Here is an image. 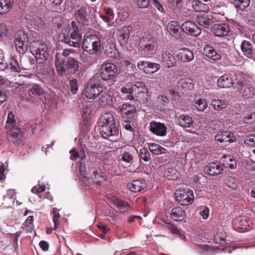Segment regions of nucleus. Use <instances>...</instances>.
<instances>
[{"label": "nucleus", "instance_id": "nucleus-1", "mask_svg": "<svg viewBox=\"0 0 255 255\" xmlns=\"http://www.w3.org/2000/svg\"><path fill=\"white\" fill-rule=\"evenodd\" d=\"M73 52L72 49H64L62 53L55 55V65L58 74L62 77L75 73L79 69V62L69 56Z\"/></svg>", "mask_w": 255, "mask_h": 255}, {"label": "nucleus", "instance_id": "nucleus-2", "mask_svg": "<svg viewBox=\"0 0 255 255\" xmlns=\"http://www.w3.org/2000/svg\"><path fill=\"white\" fill-rule=\"evenodd\" d=\"M81 25L75 21H72L71 26L64 29L59 34V38L61 41L70 46L77 47L82 39L81 33Z\"/></svg>", "mask_w": 255, "mask_h": 255}, {"label": "nucleus", "instance_id": "nucleus-3", "mask_svg": "<svg viewBox=\"0 0 255 255\" xmlns=\"http://www.w3.org/2000/svg\"><path fill=\"white\" fill-rule=\"evenodd\" d=\"M102 41L101 38L96 34L84 36L82 42L83 50L92 55H97L101 51Z\"/></svg>", "mask_w": 255, "mask_h": 255}, {"label": "nucleus", "instance_id": "nucleus-4", "mask_svg": "<svg viewBox=\"0 0 255 255\" xmlns=\"http://www.w3.org/2000/svg\"><path fill=\"white\" fill-rule=\"evenodd\" d=\"M29 47L38 64L43 63L49 56L48 47L42 41H33L30 43Z\"/></svg>", "mask_w": 255, "mask_h": 255}, {"label": "nucleus", "instance_id": "nucleus-5", "mask_svg": "<svg viewBox=\"0 0 255 255\" xmlns=\"http://www.w3.org/2000/svg\"><path fill=\"white\" fill-rule=\"evenodd\" d=\"M27 33L22 30L16 31L14 35V44L16 51L20 54H24L27 50L28 43Z\"/></svg>", "mask_w": 255, "mask_h": 255}, {"label": "nucleus", "instance_id": "nucleus-6", "mask_svg": "<svg viewBox=\"0 0 255 255\" xmlns=\"http://www.w3.org/2000/svg\"><path fill=\"white\" fill-rule=\"evenodd\" d=\"M101 89L102 85L101 84H97L90 80L83 90L82 96L87 99L93 101L98 97Z\"/></svg>", "mask_w": 255, "mask_h": 255}, {"label": "nucleus", "instance_id": "nucleus-7", "mask_svg": "<svg viewBox=\"0 0 255 255\" xmlns=\"http://www.w3.org/2000/svg\"><path fill=\"white\" fill-rule=\"evenodd\" d=\"M175 195L176 200L182 205L191 204L194 200L193 192L188 189H178Z\"/></svg>", "mask_w": 255, "mask_h": 255}, {"label": "nucleus", "instance_id": "nucleus-8", "mask_svg": "<svg viewBox=\"0 0 255 255\" xmlns=\"http://www.w3.org/2000/svg\"><path fill=\"white\" fill-rule=\"evenodd\" d=\"M117 74V67L112 63L103 64L100 72L101 78L104 81L114 79Z\"/></svg>", "mask_w": 255, "mask_h": 255}, {"label": "nucleus", "instance_id": "nucleus-9", "mask_svg": "<svg viewBox=\"0 0 255 255\" xmlns=\"http://www.w3.org/2000/svg\"><path fill=\"white\" fill-rule=\"evenodd\" d=\"M90 9V7L81 6L75 11L74 16L78 24L81 25L89 24Z\"/></svg>", "mask_w": 255, "mask_h": 255}, {"label": "nucleus", "instance_id": "nucleus-10", "mask_svg": "<svg viewBox=\"0 0 255 255\" xmlns=\"http://www.w3.org/2000/svg\"><path fill=\"white\" fill-rule=\"evenodd\" d=\"M23 136V132L20 128L17 127H12L6 132L7 140L14 145H17L22 141Z\"/></svg>", "mask_w": 255, "mask_h": 255}, {"label": "nucleus", "instance_id": "nucleus-11", "mask_svg": "<svg viewBox=\"0 0 255 255\" xmlns=\"http://www.w3.org/2000/svg\"><path fill=\"white\" fill-rule=\"evenodd\" d=\"M239 87L238 88L239 93L244 99H249L254 95L253 88L250 83L246 80H243L241 82H238Z\"/></svg>", "mask_w": 255, "mask_h": 255}, {"label": "nucleus", "instance_id": "nucleus-12", "mask_svg": "<svg viewBox=\"0 0 255 255\" xmlns=\"http://www.w3.org/2000/svg\"><path fill=\"white\" fill-rule=\"evenodd\" d=\"M139 45L141 48L149 53H153L155 51V43L150 35H145L141 37Z\"/></svg>", "mask_w": 255, "mask_h": 255}, {"label": "nucleus", "instance_id": "nucleus-13", "mask_svg": "<svg viewBox=\"0 0 255 255\" xmlns=\"http://www.w3.org/2000/svg\"><path fill=\"white\" fill-rule=\"evenodd\" d=\"M0 61V69H5L10 72H19L20 68L17 60L13 57L9 58L6 62Z\"/></svg>", "mask_w": 255, "mask_h": 255}, {"label": "nucleus", "instance_id": "nucleus-14", "mask_svg": "<svg viewBox=\"0 0 255 255\" xmlns=\"http://www.w3.org/2000/svg\"><path fill=\"white\" fill-rule=\"evenodd\" d=\"M182 30L194 37H197L201 33V29L193 22L190 21H186L181 25Z\"/></svg>", "mask_w": 255, "mask_h": 255}, {"label": "nucleus", "instance_id": "nucleus-15", "mask_svg": "<svg viewBox=\"0 0 255 255\" xmlns=\"http://www.w3.org/2000/svg\"><path fill=\"white\" fill-rule=\"evenodd\" d=\"M137 67L140 70L144 71L146 74H151L159 70L160 65L157 63L141 61L138 62Z\"/></svg>", "mask_w": 255, "mask_h": 255}, {"label": "nucleus", "instance_id": "nucleus-16", "mask_svg": "<svg viewBox=\"0 0 255 255\" xmlns=\"http://www.w3.org/2000/svg\"><path fill=\"white\" fill-rule=\"evenodd\" d=\"M150 131L157 136H163L166 134L167 128L164 124L155 121L149 123Z\"/></svg>", "mask_w": 255, "mask_h": 255}, {"label": "nucleus", "instance_id": "nucleus-17", "mask_svg": "<svg viewBox=\"0 0 255 255\" xmlns=\"http://www.w3.org/2000/svg\"><path fill=\"white\" fill-rule=\"evenodd\" d=\"M176 57L183 62H188L194 59V54L191 50L184 47L177 51Z\"/></svg>", "mask_w": 255, "mask_h": 255}, {"label": "nucleus", "instance_id": "nucleus-18", "mask_svg": "<svg viewBox=\"0 0 255 255\" xmlns=\"http://www.w3.org/2000/svg\"><path fill=\"white\" fill-rule=\"evenodd\" d=\"M223 170L222 166L218 162L209 163L204 168L206 173L211 176H217L220 174Z\"/></svg>", "mask_w": 255, "mask_h": 255}, {"label": "nucleus", "instance_id": "nucleus-19", "mask_svg": "<svg viewBox=\"0 0 255 255\" xmlns=\"http://www.w3.org/2000/svg\"><path fill=\"white\" fill-rule=\"evenodd\" d=\"M212 31L216 36L223 37L227 36L231 29L228 24L221 23L215 24L212 28Z\"/></svg>", "mask_w": 255, "mask_h": 255}, {"label": "nucleus", "instance_id": "nucleus-20", "mask_svg": "<svg viewBox=\"0 0 255 255\" xmlns=\"http://www.w3.org/2000/svg\"><path fill=\"white\" fill-rule=\"evenodd\" d=\"M215 138L220 142H233L236 140L234 134L230 131H221L215 135Z\"/></svg>", "mask_w": 255, "mask_h": 255}, {"label": "nucleus", "instance_id": "nucleus-21", "mask_svg": "<svg viewBox=\"0 0 255 255\" xmlns=\"http://www.w3.org/2000/svg\"><path fill=\"white\" fill-rule=\"evenodd\" d=\"M100 133L104 138H107L118 134L119 129L117 126L100 125Z\"/></svg>", "mask_w": 255, "mask_h": 255}, {"label": "nucleus", "instance_id": "nucleus-22", "mask_svg": "<svg viewBox=\"0 0 255 255\" xmlns=\"http://www.w3.org/2000/svg\"><path fill=\"white\" fill-rule=\"evenodd\" d=\"M111 201V203L115 206L121 212H125L129 209V205L127 202L119 199L118 198L111 196L108 198Z\"/></svg>", "mask_w": 255, "mask_h": 255}, {"label": "nucleus", "instance_id": "nucleus-23", "mask_svg": "<svg viewBox=\"0 0 255 255\" xmlns=\"http://www.w3.org/2000/svg\"><path fill=\"white\" fill-rule=\"evenodd\" d=\"M203 54L208 58L214 61H218L221 59V55L218 53L211 45L206 44L203 48Z\"/></svg>", "mask_w": 255, "mask_h": 255}, {"label": "nucleus", "instance_id": "nucleus-24", "mask_svg": "<svg viewBox=\"0 0 255 255\" xmlns=\"http://www.w3.org/2000/svg\"><path fill=\"white\" fill-rule=\"evenodd\" d=\"M235 84L230 74H224L217 81V85L221 88H230Z\"/></svg>", "mask_w": 255, "mask_h": 255}, {"label": "nucleus", "instance_id": "nucleus-25", "mask_svg": "<svg viewBox=\"0 0 255 255\" xmlns=\"http://www.w3.org/2000/svg\"><path fill=\"white\" fill-rule=\"evenodd\" d=\"M89 174H90V178L96 183L100 184L105 180L104 173L98 171L97 167L91 166L89 168Z\"/></svg>", "mask_w": 255, "mask_h": 255}, {"label": "nucleus", "instance_id": "nucleus-26", "mask_svg": "<svg viewBox=\"0 0 255 255\" xmlns=\"http://www.w3.org/2000/svg\"><path fill=\"white\" fill-rule=\"evenodd\" d=\"M129 189L133 192H139L144 190L146 187V183L144 179H137L128 184Z\"/></svg>", "mask_w": 255, "mask_h": 255}, {"label": "nucleus", "instance_id": "nucleus-27", "mask_svg": "<svg viewBox=\"0 0 255 255\" xmlns=\"http://www.w3.org/2000/svg\"><path fill=\"white\" fill-rule=\"evenodd\" d=\"M119 110L123 117L128 118H131L136 111V109L133 106L128 104L120 106Z\"/></svg>", "mask_w": 255, "mask_h": 255}, {"label": "nucleus", "instance_id": "nucleus-28", "mask_svg": "<svg viewBox=\"0 0 255 255\" xmlns=\"http://www.w3.org/2000/svg\"><path fill=\"white\" fill-rule=\"evenodd\" d=\"M131 29V27L129 26H123L122 28L118 40L122 46H125L128 43Z\"/></svg>", "mask_w": 255, "mask_h": 255}, {"label": "nucleus", "instance_id": "nucleus-29", "mask_svg": "<svg viewBox=\"0 0 255 255\" xmlns=\"http://www.w3.org/2000/svg\"><path fill=\"white\" fill-rule=\"evenodd\" d=\"M197 21L200 25L207 28H209L214 23L211 16L202 14L197 16Z\"/></svg>", "mask_w": 255, "mask_h": 255}, {"label": "nucleus", "instance_id": "nucleus-30", "mask_svg": "<svg viewBox=\"0 0 255 255\" xmlns=\"http://www.w3.org/2000/svg\"><path fill=\"white\" fill-rule=\"evenodd\" d=\"M186 213L184 209L180 207H174L171 211V218L176 221H182L185 217Z\"/></svg>", "mask_w": 255, "mask_h": 255}, {"label": "nucleus", "instance_id": "nucleus-31", "mask_svg": "<svg viewBox=\"0 0 255 255\" xmlns=\"http://www.w3.org/2000/svg\"><path fill=\"white\" fill-rule=\"evenodd\" d=\"M25 18L28 20L29 23L31 25H33L35 29H39L44 24V20L38 16H31L27 15L25 16Z\"/></svg>", "mask_w": 255, "mask_h": 255}, {"label": "nucleus", "instance_id": "nucleus-32", "mask_svg": "<svg viewBox=\"0 0 255 255\" xmlns=\"http://www.w3.org/2000/svg\"><path fill=\"white\" fill-rule=\"evenodd\" d=\"M194 85L193 81L189 78L181 79L178 81L177 84V86L179 90H191L194 88Z\"/></svg>", "mask_w": 255, "mask_h": 255}, {"label": "nucleus", "instance_id": "nucleus-33", "mask_svg": "<svg viewBox=\"0 0 255 255\" xmlns=\"http://www.w3.org/2000/svg\"><path fill=\"white\" fill-rule=\"evenodd\" d=\"M241 49L244 55L248 58H253L252 44L247 40H243L241 44Z\"/></svg>", "mask_w": 255, "mask_h": 255}, {"label": "nucleus", "instance_id": "nucleus-34", "mask_svg": "<svg viewBox=\"0 0 255 255\" xmlns=\"http://www.w3.org/2000/svg\"><path fill=\"white\" fill-rule=\"evenodd\" d=\"M162 59L163 62L169 68L174 66L176 64V60L174 56L167 51L162 52Z\"/></svg>", "mask_w": 255, "mask_h": 255}, {"label": "nucleus", "instance_id": "nucleus-35", "mask_svg": "<svg viewBox=\"0 0 255 255\" xmlns=\"http://www.w3.org/2000/svg\"><path fill=\"white\" fill-rule=\"evenodd\" d=\"M179 125L182 128H190L193 124V121L189 116L182 115L178 119Z\"/></svg>", "mask_w": 255, "mask_h": 255}, {"label": "nucleus", "instance_id": "nucleus-36", "mask_svg": "<svg viewBox=\"0 0 255 255\" xmlns=\"http://www.w3.org/2000/svg\"><path fill=\"white\" fill-rule=\"evenodd\" d=\"M100 125L116 126L114 116L111 113H105L101 118Z\"/></svg>", "mask_w": 255, "mask_h": 255}, {"label": "nucleus", "instance_id": "nucleus-37", "mask_svg": "<svg viewBox=\"0 0 255 255\" xmlns=\"http://www.w3.org/2000/svg\"><path fill=\"white\" fill-rule=\"evenodd\" d=\"M100 94L99 95L98 103L101 106H105L110 104L111 100L110 95L106 91L100 90Z\"/></svg>", "mask_w": 255, "mask_h": 255}, {"label": "nucleus", "instance_id": "nucleus-38", "mask_svg": "<svg viewBox=\"0 0 255 255\" xmlns=\"http://www.w3.org/2000/svg\"><path fill=\"white\" fill-rule=\"evenodd\" d=\"M132 93L136 94L140 93L144 94L147 92V89L142 82L137 81L131 85Z\"/></svg>", "mask_w": 255, "mask_h": 255}, {"label": "nucleus", "instance_id": "nucleus-39", "mask_svg": "<svg viewBox=\"0 0 255 255\" xmlns=\"http://www.w3.org/2000/svg\"><path fill=\"white\" fill-rule=\"evenodd\" d=\"M13 0H0V14L8 12L11 8Z\"/></svg>", "mask_w": 255, "mask_h": 255}, {"label": "nucleus", "instance_id": "nucleus-40", "mask_svg": "<svg viewBox=\"0 0 255 255\" xmlns=\"http://www.w3.org/2000/svg\"><path fill=\"white\" fill-rule=\"evenodd\" d=\"M148 149L154 155H160L165 153L166 149L155 143L148 144Z\"/></svg>", "mask_w": 255, "mask_h": 255}, {"label": "nucleus", "instance_id": "nucleus-41", "mask_svg": "<svg viewBox=\"0 0 255 255\" xmlns=\"http://www.w3.org/2000/svg\"><path fill=\"white\" fill-rule=\"evenodd\" d=\"M192 6L194 10L197 12H206L208 9L207 4L200 0H193L192 2Z\"/></svg>", "mask_w": 255, "mask_h": 255}, {"label": "nucleus", "instance_id": "nucleus-42", "mask_svg": "<svg viewBox=\"0 0 255 255\" xmlns=\"http://www.w3.org/2000/svg\"><path fill=\"white\" fill-rule=\"evenodd\" d=\"M180 25L177 22L171 21L167 25V30L173 36H177L179 32Z\"/></svg>", "mask_w": 255, "mask_h": 255}, {"label": "nucleus", "instance_id": "nucleus-43", "mask_svg": "<svg viewBox=\"0 0 255 255\" xmlns=\"http://www.w3.org/2000/svg\"><path fill=\"white\" fill-rule=\"evenodd\" d=\"M178 173L174 168H168L164 171V176L169 180H175L178 177Z\"/></svg>", "mask_w": 255, "mask_h": 255}, {"label": "nucleus", "instance_id": "nucleus-44", "mask_svg": "<svg viewBox=\"0 0 255 255\" xmlns=\"http://www.w3.org/2000/svg\"><path fill=\"white\" fill-rule=\"evenodd\" d=\"M211 105L217 111H221L227 106V102L222 99H214L211 102Z\"/></svg>", "mask_w": 255, "mask_h": 255}, {"label": "nucleus", "instance_id": "nucleus-45", "mask_svg": "<svg viewBox=\"0 0 255 255\" xmlns=\"http://www.w3.org/2000/svg\"><path fill=\"white\" fill-rule=\"evenodd\" d=\"M234 3L238 11L243 10L249 6L250 0H235Z\"/></svg>", "mask_w": 255, "mask_h": 255}, {"label": "nucleus", "instance_id": "nucleus-46", "mask_svg": "<svg viewBox=\"0 0 255 255\" xmlns=\"http://www.w3.org/2000/svg\"><path fill=\"white\" fill-rule=\"evenodd\" d=\"M225 159L224 161V165L226 166V167L229 168L230 169H235L237 166V163L235 159H234L233 157L230 155L226 156L224 157Z\"/></svg>", "mask_w": 255, "mask_h": 255}, {"label": "nucleus", "instance_id": "nucleus-47", "mask_svg": "<svg viewBox=\"0 0 255 255\" xmlns=\"http://www.w3.org/2000/svg\"><path fill=\"white\" fill-rule=\"evenodd\" d=\"M44 90L38 84H34L31 88L29 90V94H32L36 96H41L44 93Z\"/></svg>", "mask_w": 255, "mask_h": 255}, {"label": "nucleus", "instance_id": "nucleus-48", "mask_svg": "<svg viewBox=\"0 0 255 255\" xmlns=\"http://www.w3.org/2000/svg\"><path fill=\"white\" fill-rule=\"evenodd\" d=\"M194 107L199 111H203L207 107V104L204 99H198L195 100Z\"/></svg>", "mask_w": 255, "mask_h": 255}, {"label": "nucleus", "instance_id": "nucleus-49", "mask_svg": "<svg viewBox=\"0 0 255 255\" xmlns=\"http://www.w3.org/2000/svg\"><path fill=\"white\" fill-rule=\"evenodd\" d=\"M121 159L127 163H131L133 161V157L129 152L123 149L121 154Z\"/></svg>", "mask_w": 255, "mask_h": 255}, {"label": "nucleus", "instance_id": "nucleus-50", "mask_svg": "<svg viewBox=\"0 0 255 255\" xmlns=\"http://www.w3.org/2000/svg\"><path fill=\"white\" fill-rule=\"evenodd\" d=\"M80 60L83 63L91 64L94 61V58L89 53L82 52L80 54Z\"/></svg>", "mask_w": 255, "mask_h": 255}, {"label": "nucleus", "instance_id": "nucleus-51", "mask_svg": "<svg viewBox=\"0 0 255 255\" xmlns=\"http://www.w3.org/2000/svg\"><path fill=\"white\" fill-rule=\"evenodd\" d=\"M15 120L14 118V115L12 113H9L7 115V121L5 123V128L6 129L10 128L11 127H12L15 124Z\"/></svg>", "mask_w": 255, "mask_h": 255}, {"label": "nucleus", "instance_id": "nucleus-52", "mask_svg": "<svg viewBox=\"0 0 255 255\" xmlns=\"http://www.w3.org/2000/svg\"><path fill=\"white\" fill-rule=\"evenodd\" d=\"M139 157L144 161H148L151 158L147 149L145 148H142L139 150Z\"/></svg>", "mask_w": 255, "mask_h": 255}, {"label": "nucleus", "instance_id": "nucleus-53", "mask_svg": "<svg viewBox=\"0 0 255 255\" xmlns=\"http://www.w3.org/2000/svg\"><path fill=\"white\" fill-rule=\"evenodd\" d=\"M244 143L249 146L255 147V134L247 136L244 140Z\"/></svg>", "mask_w": 255, "mask_h": 255}, {"label": "nucleus", "instance_id": "nucleus-54", "mask_svg": "<svg viewBox=\"0 0 255 255\" xmlns=\"http://www.w3.org/2000/svg\"><path fill=\"white\" fill-rule=\"evenodd\" d=\"M137 6L140 8H147L150 3V0H135Z\"/></svg>", "mask_w": 255, "mask_h": 255}, {"label": "nucleus", "instance_id": "nucleus-55", "mask_svg": "<svg viewBox=\"0 0 255 255\" xmlns=\"http://www.w3.org/2000/svg\"><path fill=\"white\" fill-rule=\"evenodd\" d=\"M165 223L167 224L166 227L170 231L171 233L178 234L180 233L179 229H178L173 223L166 222H165Z\"/></svg>", "mask_w": 255, "mask_h": 255}, {"label": "nucleus", "instance_id": "nucleus-56", "mask_svg": "<svg viewBox=\"0 0 255 255\" xmlns=\"http://www.w3.org/2000/svg\"><path fill=\"white\" fill-rule=\"evenodd\" d=\"M53 214V222L54 224V230H56L57 228L58 225L59 224V217L60 215L58 212L56 210H53L52 212Z\"/></svg>", "mask_w": 255, "mask_h": 255}, {"label": "nucleus", "instance_id": "nucleus-57", "mask_svg": "<svg viewBox=\"0 0 255 255\" xmlns=\"http://www.w3.org/2000/svg\"><path fill=\"white\" fill-rule=\"evenodd\" d=\"M70 87L72 93L73 94H76L78 90L77 80L73 79L70 80Z\"/></svg>", "mask_w": 255, "mask_h": 255}, {"label": "nucleus", "instance_id": "nucleus-58", "mask_svg": "<svg viewBox=\"0 0 255 255\" xmlns=\"http://www.w3.org/2000/svg\"><path fill=\"white\" fill-rule=\"evenodd\" d=\"M158 102L162 105L165 106L169 103L168 98L164 95H159L157 97Z\"/></svg>", "mask_w": 255, "mask_h": 255}, {"label": "nucleus", "instance_id": "nucleus-59", "mask_svg": "<svg viewBox=\"0 0 255 255\" xmlns=\"http://www.w3.org/2000/svg\"><path fill=\"white\" fill-rule=\"evenodd\" d=\"M45 186L44 184L37 185L34 186L32 189L31 192L33 193H39L45 190Z\"/></svg>", "mask_w": 255, "mask_h": 255}, {"label": "nucleus", "instance_id": "nucleus-60", "mask_svg": "<svg viewBox=\"0 0 255 255\" xmlns=\"http://www.w3.org/2000/svg\"><path fill=\"white\" fill-rule=\"evenodd\" d=\"M245 167L248 170L255 171V162L251 159L247 160Z\"/></svg>", "mask_w": 255, "mask_h": 255}, {"label": "nucleus", "instance_id": "nucleus-61", "mask_svg": "<svg viewBox=\"0 0 255 255\" xmlns=\"http://www.w3.org/2000/svg\"><path fill=\"white\" fill-rule=\"evenodd\" d=\"M255 121V112L251 115L247 116L243 118V122L246 124H251Z\"/></svg>", "mask_w": 255, "mask_h": 255}, {"label": "nucleus", "instance_id": "nucleus-62", "mask_svg": "<svg viewBox=\"0 0 255 255\" xmlns=\"http://www.w3.org/2000/svg\"><path fill=\"white\" fill-rule=\"evenodd\" d=\"M7 169V165H5L3 163H1L0 167V180L2 181L5 178L4 172Z\"/></svg>", "mask_w": 255, "mask_h": 255}, {"label": "nucleus", "instance_id": "nucleus-63", "mask_svg": "<svg viewBox=\"0 0 255 255\" xmlns=\"http://www.w3.org/2000/svg\"><path fill=\"white\" fill-rule=\"evenodd\" d=\"M79 171L81 174V176L82 177V180L83 181H85V179L86 180H89V178H88L86 176V167L82 165L79 166Z\"/></svg>", "mask_w": 255, "mask_h": 255}, {"label": "nucleus", "instance_id": "nucleus-64", "mask_svg": "<svg viewBox=\"0 0 255 255\" xmlns=\"http://www.w3.org/2000/svg\"><path fill=\"white\" fill-rule=\"evenodd\" d=\"M153 4L154 5L155 7L160 12H164V8L163 7V6L162 3H160L158 0H152Z\"/></svg>", "mask_w": 255, "mask_h": 255}]
</instances>
